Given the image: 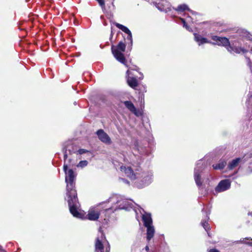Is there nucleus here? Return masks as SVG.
<instances>
[{"instance_id": "1", "label": "nucleus", "mask_w": 252, "mask_h": 252, "mask_svg": "<svg viewBox=\"0 0 252 252\" xmlns=\"http://www.w3.org/2000/svg\"><path fill=\"white\" fill-rule=\"evenodd\" d=\"M67 150L64 153V163L63 166V170L65 174V181L66 184V199L69 211L73 217L83 219L84 214L82 212L80 207V205L78 202L77 197L76 190L75 189V180L76 174L71 169H68V166L65 163L67 158Z\"/></svg>"}, {"instance_id": "2", "label": "nucleus", "mask_w": 252, "mask_h": 252, "mask_svg": "<svg viewBox=\"0 0 252 252\" xmlns=\"http://www.w3.org/2000/svg\"><path fill=\"white\" fill-rule=\"evenodd\" d=\"M107 202L111 204V206L100 211V217L101 219H103L104 224L107 223L110 214L117 210H124L128 211L132 209L137 214V210L133 208L132 203L123 196L114 194L108 199Z\"/></svg>"}, {"instance_id": "3", "label": "nucleus", "mask_w": 252, "mask_h": 252, "mask_svg": "<svg viewBox=\"0 0 252 252\" xmlns=\"http://www.w3.org/2000/svg\"><path fill=\"white\" fill-rule=\"evenodd\" d=\"M120 170L131 180H135V186L142 189L150 185L153 181V173L151 171H144L140 168L134 169L130 166L121 165Z\"/></svg>"}, {"instance_id": "4", "label": "nucleus", "mask_w": 252, "mask_h": 252, "mask_svg": "<svg viewBox=\"0 0 252 252\" xmlns=\"http://www.w3.org/2000/svg\"><path fill=\"white\" fill-rule=\"evenodd\" d=\"M212 39L216 42V43H213L214 44H217L219 46L225 47L227 50L230 53H245L248 51V49L245 47H241V46L237 47V44L235 41L232 43V45H231L229 39L226 37L213 36Z\"/></svg>"}, {"instance_id": "5", "label": "nucleus", "mask_w": 252, "mask_h": 252, "mask_svg": "<svg viewBox=\"0 0 252 252\" xmlns=\"http://www.w3.org/2000/svg\"><path fill=\"white\" fill-rule=\"evenodd\" d=\"M126 46L125 42L123 41H120L117 46H111L112 53L115 58L125 65L126 64V61L123 52L125 51Z\"/></svg>"}, {"instance_id": "6", "label": "nucleus", "mask_w": 252, "mask_h": 252, "mask_svg": "<svg viewBox=\"0 0 252 252\" xmlns=\"http://www.w3.org/2000/svg\"><path fill=\"white\" fill-rule=\"evenodd\" d=\"M206 164L204 163L202 160H199L194 168V179L195 183L198 188H200L202 185V182L201 179V174L205 170Z\"/></svg>"}, {"instance_id": "7", "label": "nucleus", "mask_w": 252, "mask_h": 252, "mask_svg": "<svg viewBox=\"0 0 252 252\" xmlns=\"http://www.w3.org/2000/svg\"><path fill=\"white\" fill-rule=\"evenodd\" d=\"M231 187V182L228 179H224L221 180L215 189L216 193H220L224 191L230 189Z\"/></svg>"}, {"instance_id": "8", "label": "nucleus", "mask_w": 252, "mask_h": 252, "mask_svg": "<svg viewBox=\"0 0 252 252\" xmlns=\"http://www.w3.org/2000/svg\"><path fill=\"white\" fill-rule=\"evenodd\" d=\"M115 26L120 30H122L123 32H125L127 34L126 39L127 41H128V42L127 43L128 48H129L131 50L133 45V40L131 32L126 27L120 24L116 23Z\"/></svg>"}, {"instance_id": "9", "label": "nucleus", "mask_w": 252, "mask_h": 252, "mask_svg": "<svg viewBox=\"0 0 252 252\" xmlns=\"http://www.w3.org/2000/svg\"><path fill=\"white\" fill-rule=\"evenodd\" d=\"M104 243L105 240H100L99 238H97L95 243V252H109L110 245L104 247Z\"/></svg>"}, {"instance_id": "10", "label": "nucleus", "mask_w": 252, "mask_h": 252, "mask_svg": "<svg viewBox=\"0 0 252 252\" xmlns=\"http://www.w3.org/2000/svg\"><path fill=\"white\" fill-rule=\"evenodd\" d=\"M140 213L142 215V219L145 227L153 225V221L151 215L149 213H146L142 208H140L139 209Z\"/></svg>"}, {"instance_id": "11", "label": "nucleus", "mask_w": 252, "mask_h": 252, "mask_svg": "<svg viewBox=\"0 0 252 252\" xmlns=\"http://www.w3.org/2000/svg\"><path fill=\"white\" fill-rule=\"evenodd\" d=\"M96 134H97L98 139L103 143L106 144H111L112 143L110 137L109 135L104 132L103 129L98 130Z\"/></svg>"}, {"instance_id": "12", "label": "nucleus", "mask_w": 252, "mask_h": 252, "mask_svg": "<svg viewBox=\"0 0 252 252\" xmlns=\"http://www.w3.org/2000/svg\"><path fill=\"white\" fill-rule=\"evenodd\" d=\"M100 216V211L98 208L90 209L87 215L88 219L91 220H96Z\"/></svg>"}, {"instance_id": "13", "label": "nucleus", "mask_w": 252, "mask_h": 252, "mask_svg": "<svg viewBox=\"0 0 252 252\" xmlns=\"http://www.w3.org/2000/svg\"><path fill=\"white\" fill-rule=\"evenodd\" d=\"M194 40L199 46L205 43H211L206 38L203 37L200 34L195 33H194Z\"/></svg>"}, {"instance_id": "14", "label": "nucleus", "mask_w": 252, "mask_h": 252, "mask_svg": "<svg viewBox=\"0 0 252 252\" xmlns=\"http://www.w3.org/2000/svg\"><path fill=\"white\" fill-rule=\"evenodd\" d=\"M146 227L147 228V240L149 242L154 237L155 230L153 225Z\"/></svg>"}, {"instance_id": "15", "label": "nucleus", "mask_w": 252, "mask_h": 252, "mask_svg": "<svg viewBox=\"0 0 252 252\" xmlns=\"http://www.w3.org/2000/svg\"><path fill=\"white\" fill-rule=\"evenodd\" d=\"M226 164V160L224 159H220L217 164H213L212 167L215 170H221L224 168Z\"/></svg>"}, {"instance_id": "16", "label": "nucleus", "mask_w": 252, "mask_h": 252, "mask_svg": "<svg viewBox=\"0 0 252 252\" xmlns=\"http://www.w3.org/2000/svg\"><path fill=\"white\" fill-rule=\"evenodd\" d=\"M125 106L132 113L135 115H137V111L134 104L130 101H125L124 102Z\"/></svg>"}, {"instance_id": "17", "label": "nucleus", "mask_w": 252, "mask_h": 252, "mask_svg": "<svg viewBox=\"0 0 252 252\" xmlns=\"http://www.w3.org/2000/svg\"><path fill=\"white\" fill-rule=\"evenodd\" d=\"M127 82L131 88L134 89L138 86V81L135 77L128 76L127 79Z\"/></svg>"}, {"instance_id": "18", "label": "nucleus", "mask_w": 252, "mask_h": 252, "mask_svg": "<svg viewBox=\"0 0 252 252\" xmlns=\"http://www.w3.org/2000/svg\"><path fill=\"white\" fill-rule=\"evenodd\" d=\"M241 160V158H236L233 160H232L228 164V168L229 170H232L235 167H236L238 163Z\"/></svg>"}, {"instance_id": "19", "label": "nucleus", "mask_w": 252, "mask_h": 252, "mask_svg": "<svg viewBox=\"0 0 252 252\" xmlns=\"http://www.w3.org/2000/svg\"><path fill=\"white\" fill-rule=\"evenodd\" d=\"M209 214L210 213L206 215L205 219L203 220L201 222V225L206 231H208V230L210 229V226L208 223V220H209V217L208 216Z\"/></svg>"}, {"instance_id": "20", "label": "nucleus", "mask_w": 252, "mask_h": 252, "mask_svg": "<svg viewBox=\"0 0 252 252\" xmlns=\"http://www.w3.org/2000/svg\"><path fill=\"white\" fill-rule=\"evenodd\" d=\"M175 10L178 12L181 13L186 10H189V9L187 5L183 4L178 5V7L175 9Z\"/></svg>"}, {"instance_id": "21", "label": "nucleus", "mask_w": 252, "mask_h": 252, "mask_svg": "<svg viewBox=\"0 0 252 252\" xmlns=\"http://www.w3.org/2000/svg\"><path fill=\"white\" fill-rule=\"evenodd\" d=\"M237 34L239 35L240 36H247L249 33L244 29H240L237 31Z\"/></svg>"}, {"instance_id": "22", "label": "nucleus", "mask_w": 252, "mask_h": 252, "mask_svg": "<svg viewBox=\"0 0 252 252\" xmlns=\"http://www.w3.org/2000/svg\"><path fill=\"white\" fill-rule=\"evenodd\" d=\"M241 242L243 243H246L252 246V239L250 237H247L243 239V240H241Z\"/></svg>"}, {"instance_id": "23", "label": "nucleus", "mask_w": 252, "mask_h": 252, "mask_svg": "<svg viewBox=\"0 0 252 252\" xmlns=\"http://www.w3.org/2000/svg\"><path fill=\"white\" fill-rule=\"evenodd\" d=\"M88 162L87 160H81L79 163L77 164V166L78 167H84L87 165Z\"/></svg>"}, {"instance_id": "24", "label": "nucleus", "mask_w": 252, "mask_h": 252, "mask_svg": "<svg viewBox=\"0 0 252 252\" xmlns=\"http://www.w3.org/2000/svg\"><path fill=\"white\" fill-rule=\"evenodd\" d=\"M102 7V9H105V2L104 0H96Z\"/></svg>"}, {"instance_id": "25", "label": "nucleus", "mask_w": 252, "mask_h": 252, "mask_svg": "<svg viewBox=\"0 0 252 252\" xmlns=\"http://www.w3.org/2000/svg\"><path fill=\"white\" fill-rule=\"evenodd\" d=\"M87 152H88V151L87 150L83 149H80L78 150V153L80 155L85 154Z\"/></svg>"}, {"instance_id": "26", "label": "nucleus", "mask_w": 252, "mask_h": 252, "mask_svg": "<svg viewBox=\"0 0 252 252\" xmlns=\"http://www.w3.org/2000/svg\"><path fill=\"white\" fill-rule=\"evenodd\" d=\"M121 180L125 184H129V182L128 180L125 179H123V178H121Z\"/></svg>"}, {"instance_id": "27", "label": "nucleus", "mask_w": 252, "mask_h": 252, "mask_svg": "<svg viewBox=\"0 0 252 252\" xmlns=\"http://www.w3.org/2000/svg\"><path fill=\"white\" fill-rule=\"evenodd\" d=\"M188 31H191V29L187 24L185 26H184Z\"/></svg>"}, {"instance_id": "28", "label": "nucleus", "mask_w": 252, "mask_h": 252, "mask_svg": "<svg viewBox=\"0 0 252 252\" xmlns=\"http://www.w3.org/2000/svg\"><path fill=\"white\" fill-rule=\"evenodd\" d=\"M181 20L183 23V27L185 26V25H186L187 24L186 23V21L183 18H181Z\"/></svg>"}, {"instance_id": "29", "label": "nucleus", "mask_w": 252, "mask_h": 252, "mask_svg": "<svg viewBox=\"0 0 252 252\" xmlns=\"http://www.w3.org/2000/svg\"><path fill=\"white\" fill-rule=\"evenodd\" d=\"M209 252H220L216 249H211L209 251Z\"/></svg>"}, {"instance_id": "30", "label": "nucleus", "mask_w": 252, "mask_h": 252, "mask_svg": "<svg viewBox=\"0 0 252 252\" xmlns=\"http://www.w3.org/2000/svg\"><path fill=\"white\" fill-rule=\"evenodd\" d=\"M146 251H148L149 250V247L148 246H146L145 247Z\"/></svg>"}, {"instance_id": "31", "label": "nucleus", "mask_w": 252, "mask_h": 252, "mask_svg": "<svg viewBox=\"0 0 252 252\" xmlns=\"http://www.w3.org/2000/svg\"><path fill=\"white\" fill-rule=\"evenodd\" d=\"M248 215H249V216H251L252 217V212H249V213H248Z\"/></svg>"}, {"instance_id": "32", "label": "nucleus", "mask_w": 252, "mask_h": 252, "mask_svg": "<svg viewBox=\"0 0 252 252\" xmlns=\"http://www.w3.org/2000/svg\"><path fill=\"white\" fill-rule=\"evenodd\" d=\"M129 70H127V72H126V73L128 74H129Z\"/></svg>"}, {"instance_id": "33", "label": "nucleus", "mask_w": 252, "mask_h": 252, "mask_svg": "<svg viewBox=\"0 0 252 252\" xmlns=\"http://www.w3.org/2000/svg\"><path fill=\"white\" fill-rule=\"evenodd\" d=\"M106 243L107 244V246H108V245H109L108 242H106Z\"/></svg>"}, {"instance_id": "34", "label": "nucleus", "mask_w": 252, "mask_h": 252, "mask_svg": "<svg viewBox=\"0 0 252 252\" xmlns=\"http://www.w3.org/2000/svg\"><path fill=\"white\" fill-rule=\"evenodd\" d=\"M106 243L107 244V246H108V245H109L108 242H106Z\"/></svg>"}, {"instance_id": "35", "label": "nucleus", "mask_w": 252, "mask_h": 252, "mask_svg": "<svg viewBox=\"0 0 252 252\" xmlns=\"http://www.w3.org/2000/svg\"><path fill=\"white\" fill-rule=\"evenodd\" d=\"M143 74H141V78H143Z\"/></svg>"}]
</instances>
